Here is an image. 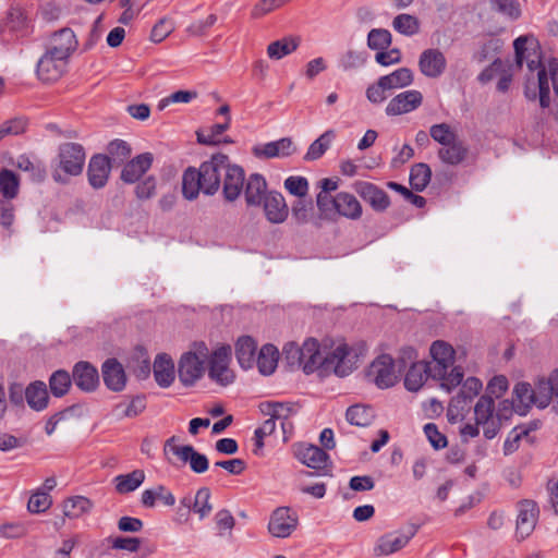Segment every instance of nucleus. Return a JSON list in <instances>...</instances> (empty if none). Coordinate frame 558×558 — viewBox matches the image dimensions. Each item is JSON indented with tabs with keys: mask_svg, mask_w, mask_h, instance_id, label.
<instances>
[{
	"mask_svg": "<svg viewBox=\"0 0 558 558\" xmlns=\"http://www.w3.org/2000/svg\"><path fill=\"white\" fill-rule=\"evenodd\" d=\"M215 524L219 536L231 535L235 525V519L227 509H221L215 514Z\"/></svg>",
	"mask_w": 558,
	"mask_h": 558,
	"instance_id": "obj_59",
	"label": "nucleus"
},
{
	"mask_svg": "<svg viewBox=\"0 0 558 558\" xmlns=\"http://www.w3.org/2000/svg\"><path fill=\"white\" fill-rule=\"evenodd\" d=\"M174 29L173 22L168 17L160 19L153 27L150 33V40L154 43H161Z\"/></svg>",
	"mask_w": 558,
	"mask_h": 558,
	"instance_id": "obj_61",
	"label": "nucleus"
},
{
	"mask_svg": "<svg viewBox=\"0 0 558 558\" xmlns=\"http://www.w3.org/2000/svg\"><path fill=\"white\" fill-rule=\"evenodd\" d=\"M415 533L416 530L412 526L407 530L386 533L377 539L374 554L376 556H388L397 553L408 545Z\"/></svg>",
	"mask_w": 558,
	"mask_h": 558,
	"instance_id": "obj_11",
	"label": "nucleus"
},
{
	"mask_svg": "<svg viewBox=\"0 0 558 558\" xmlns=\"http://www.w3.org/2000/svg\"><path fill=\"white\" fill-rule=\"evenodd\" d=\"M429 375L426 362H416L411 365L404 377V386L409 391H418Z\"/></svg>",
	"mask_w": 558,
	"mask_h": 558,
	"instance_id": "obj_38",
	"label": "nucleus"
},
{
	"mask_svg": "<svg viewBox=\"0 0 558 558\" xmlns=\"http://www.w3.org/2000/svg\"><path fill=\"white\" fill-rule=\"evenodd\" d=\"M539 509L537 504L531 499H523L518 502V515L515 521V536L523 541L534 531L538 520Z\"/></svg>",
	"mask_w": 558,
	"mask_h": 558,
	"instance_id": "obj_10",
	"label": "nucleus"
},
{
	"mask_svg": "<svg viewBox=\"0 0 558 558\" xmlns=\"http://www.w3.org/2000/svg\"><path fill=\"white\" fill-rule=\"evenodd\" d=\"M25 398L28 405L35 411L44 410L48 404L47 386L43 381L32 383L25 389Z\"/></svg>",
	"mask_w": 558,
	"mask_h": 558,
	"instance_id": "obj_41",
	"label": "nucleus"
},
{
	"mask_svg": "<svg viewBox=\"0 0 558 558\" xmlns=\"http://www.w3.org/2000/svg\"><path fill=\"white\" fill-rule=\"evenodd\" d=\"M157 181L155 177L149 175L140 181L135 186V195L140 201L150 199L156 195Z\"/></svg>",
	"mask_w": 558,
	"mask_h": 558,
	"instance_id": "obj_63",
	"label": "nucleus"
},
{
	"mask_svg": "<svg viewBox=\"0 0 558 558\" xmlns=\"http://www.w3.org/2000/svg\"><path fill=\"white\" fill-rule=\"evenodd\" d=\"M209 356L210 349L204 341L191 343L187 351L182 353L178 363V376L184 387H192L204 377Z\"/></svg>",
	"mask_w": 558,
	"mask_h": 558,
	"instance_id": "obj_4",
	"label": "nucleus"
},
{
	"mask_svg": "<svg viewBox=\"0 0 558 558\" xmlns=\"http://www.w3.org/2000/svg\"><path fill=\"white\" fill-rule=\"evenodd\" d=\"M252 153L258 159L287 158L296 153V146L292 138L282 137L278 141L255 145Z\"/></svg>",
	"mask_w": 558,
	"mask_h": 558,
	"instance_id": "obj_17",
	"label": "nucleus"
},
{
	"mask_svg": "<svg viewBox=\"0 0 558 558\" xmlns=\"http://www.w3.org/2000/svg\"><path fill=\"white\" fill-rule=\"evenodd\" d=\"M469 154V148L463 144V142L456 138L450 142L448 145L442 146L438 150L439 159L448 165L456 166L463 162Z\"/></svg>",
	"mask_w": 558,
	"mask_h": 558,
	"instance_id": "obj_34",
	"label": "nucleus"
},
{
	"mask_svg": "<svg viewBox=\"0 0 558 558\" xmlns=\"http://www.w3.org/2000/svg\"><path fill=\"white\" fill-rule=\"evenodd\" d=\"M298 515L288 507L277 508L269 520L268 532L279 538L289 537L298 526Z\"/></svg>",
	"mask_w": 558,
	"mask_h": 558,
	"instance_id": "obj_16",
	"label": "nucleus"
},
{
	"mask_svg": "<svg viewBox=\"0 0 558 558\" xmlns=\"http://www.w3.org/2000/svg\"><path fill=\"white\" fill-rule=\"evenodd\" d=\"M101 374L109 390L120 392L125 388L128 377L123 365L117 359L106 360L101 366Z\"/></svg>",
	"mask_w": 558,
	"mask_h": 558,
	"instance_id": "obj_24",
	"label": "nucleus"
},
{
	"mask_svg": "<svg viewBox=\"0 0 558 558\" xmlns=\"http://www.w3.org/2000/svg\"><path fill=\"white\" fill-rule=\"evenodd\" d=\"M392 27L404 36H413L420 29L418 20L411 14H399L392 21Z\"/></svg>",
	"mask_w": 558,
	"mask_h": 558,
	"instance_id": "obj_53",
	"label": "nucleus"
},
{
	"mask_svg": "<svg viewBox=\"0 0 558 558\" xmlns=\"http://www.w3.org/2000/svg\"><path fill=\"white\" fill-rule=\"evenodd\" d=\"M93 507V501L87 497H69L62 502L63 517L69 519H78L84 514L89 513Z\"/></svg>",
	"mask_w": 558,
	"mask_h": 558,
	"instance_id": "obj_35",
	"label": "nucleus"
},
{
	"mask_svg": "<svg viewBox=\"0 0 558 558\" xmlns=\"http://www.w3.org/2000/svg\"><path fill=\"white\" fill-rule=\"evenodd\" d=\"M538 408H546L554 396L558 395V369H554L547 377L538 378Z\"/></svg>",
	"mask_w": 558,
	"mask_h": 558,
	"instance_id": "obj_33",
	"label": "nucleus"
},
{
	"mask_svg": "<svg viewBox=\"0 0 558 558\" xmlns=\"http://www.w3.org/2000/svg\"><path fill=\"white\" fill-rule=\"evenodd\" d=\"M300 355L302 357L301 369L305 374H312L319 368L323 369L324 353L316 339H306L303 344L300 345Z\"/></svg>",
	"mask_w": 558,
	"mask_h": 558,
	"instance_id": "obj_23",
	"label": "nucleus"
},
{
	"mask_svg": "<svg viewBox=\"0 0 558 558\" xmlns=\"http://www.w3.org/2000/svg\"><path fill=\"white\" fill-rule=\"evenodd\" d=\"M286 190L299 198H303L308 192V182L303 177L291 175L284 180Z\"/></svg>",
	"mask_w": 558,
	"mask_h": 558,
	"instance_id": "obj_62",
	"label": "nucleus"
},
{
	"mask_svg": "<svg viewBox=\"0 0 558 558\" xmlns=\"http://www.w3.org/2000/svg\"><path fill=\"white\" fill-rule=\"evenodd\" d=\"M146 408L145 399L142 396L133 397L129 402H121L113 409V415L118 420L133 418L138 416Z\"/></svg>",
	"mask_w": 558,
	"mask_h": 558,
	"instance_id": "obj_44",
	"label": "nucleus"
},
{
	"mask_svg": "<svg viewBox=\"0 0 558 558\" xmlns=\"http://www.w3.org/2000/svg\"><path fill=\"white\" fill-rule=\"evenodd\" d=\"M293 454L302 464L315 470H323L330 463L329 454L323 448L306 442L293 445Z\"/></svg>",
	"mask_w": 558,
	"mask_h": 558,
	"instance_id": "obj_14",
	"label": "nucleus"
},
{
	"mask_svg": "<svg viewBox=\"0 0 558 558\" xmlns=\"http://www.w3.org/2000/svg\"><path fill=\"white\" fill-rule=\"evenodd\" d=\"M301 44L300 36H286L270 43L267 47V54L272 60H280L294 52Z\"/></svg>",
	"mask_w": 558,
	"mask_h": 558,
	"instance_id": "obj_36",
	"label": "nucleus"
},
{
	"mask_svg": "<svg viewBox=\"0 0 558 558\" xmlns=\"http://www.w3.org/2000/svg\"><path fill=\"white\" fill-rule=\"evenodd\" d=\"M111 166L108 156L95 155L90 158L87 169L88 182L94 189H101L107 184Z\"/></svg>",
	"mask_w": 558,
	"mask_h": 558,
	"instance_id": "obj_27",
	"label": "nucleus"
},
{
	"mask_svg": "<svg viewBox=\"0 0 558 558\" xmlns=\"http://www.w3.org/2000/svg\"><path fill=\"white\" fill-rule=\"evenodd\" d=\"M474 417L477 425L483 427L485 438L493 439L498 434L501 421L495 413V402L489 396H482L474 407Z\"/></svg>",
	"mask_w": 558,
	"mask_h": 558,
	"instance_id": "obj_9",
	"label": "nucleus"
},
{
	"mask_svg": "<svg viewBox=\"0 0 558 558\" xmlns=\"http://www.w3.org/2000/svg\"><path fill=\"white\" fill-rule=\"evenodd\" d=\"M228 156L221 153L214 154L209 160L204 161L197 169L202 179L203 193L214 195L221 184V174L227 167Z\"/></svg>",
	"mask_w": 558,
	"mask_h": 558,
	"instance_id": "obj_8",
	"label": "nucleus"
},
{
	"mask_svg": "<svg viewBox=\"0 0 558 558\" xmlns=\"http://www.w3.org/2000/svg\"><path fill=\"white\" fill-rule=\"evenodd\" d=\"M513 401L518 402V407L522 408L523 410L529 409L533 404L538 407L537 383L535 384L534 389L529 383H518L513 388Z\"/></svg>",
	"mask_w": 558,
	"mask_h": 558,
	"instance_id": "obj_42",
	"label": "nucleus"
},
{
	"mask_svg": "<svg viewBox=\"0 0 558 558\" xmlns=\"http://www.w3.org/2000/svg\"><path fill=\"white\" fill-rule=\"evenodd\" d=\"M260 410L265 415L271 416L277 422L290 418L294 412L292 404L281 402L262 403Z\"/></svg>",
	"mask_w": 558,
	"mask_h": 558,
	"instance_id": "obj_52",
	"label": "nucleus"
},
{
	"mask_svg": "<svg viewBox=\"0 0 558 558\" xmlns=\"http://www.w3.org/2000/svg\"><path fill=\"white\" fill-rule=\"evenodd\" d=\"M368 376L377 387L385 389L397 383L398 375L395 369L393 359L388 354H381L369 366Z\"/></svg>",
	"mask_w": 558,
	"mask_h": 558,
	"instance_id": "obj_13",
	"label": "nucleus"
},
{
	"mask_svg": "<svg viewBox=\"0 0 558 558\" xmlns=\"http://www.w3.org/2000/svg\"><path fill=\"white\" fill-rule=\"evenodd\" d=\"M316 204L319 213L327 220L332 219L331 215H338L349 220H359L363 215L362 204L349 192H339L335 196L318 193Z\"/></svg>",
	"mask_w": 558,
	"mask_h": 558,
	"instance_id": "obj_5",
	"label": "nucleus"
},
{
	"mask_svg": "<svg viewBox=\"0 0 558 558\" xmlns=\"http://www.w3.org/2000/svg\"><path fill=\"white\" fill-rule=\"evenodd\" d=\"M391 44V34L384 28H374L368 33L367 46L373 50H384Z\"/></svg>",
	"mask_w": 558,
	"mask_h": 558,
	"instance_id": "obj_57",
	"label": "nucleus"
},
{
	"mask_svg": "<svg viewBox=\"0 0 558 558\" xmlns=\"http://www.w3.org/2000/svg\"><path fill=\"white\" fill-rule=\"evenodd\" d=\"M353 186L359 196L368 203L374 210L384 211L389 207L388 194L377 185L366 181H357Z\"/></svg>",
	"mask_w": 558,
	"mask_h": 558,
	"instance_id": "obj_19",
	"label": "nucleus"
},
{
	"mask_svg": "<svg viewBox=\"0 0 558 558\" xmlns=\"http://www.w3.org/2000/svg\"><path fill=\"white\" fill-rule=\"evenodd\" d=\"M153 159L150 153L137 155L123 167L121 180L128 184L137 182L149 170Z\"/></svg>",
	"mask_w": 558,
	"mask_h": 558,
	"instance_id": "obj_26",
	"label": "nucleus"
},
{
	"mask_svg": "<svg viewBox=\"0 0 558 558\" xmlns=\"http://www.w3.org/2000/svg\"><path fill=\"white\" fill-rule=\"evenodd\" d=\"M291 216L296 225L312 223L317 229L322 228L323 220L326 219L322 214L316 216L312 201L304 198H299L292 204Z\"/></svg>",
	"mask_w": 558,
	"mask_h": 558,
	"instance_id": "obj_28",
	"label": "nucleus"
},
{
	"mask_svg": "<svg viewBox=\"0 0 558 558\" xmlns=\"http://www.w3.org/2000/svg\"><path fill=\"white\" fill-rule=\"evenodd\" d=\"M257 344L250 336H242L235 343V356L240 366L250 369L255 365Z\"/></svg>",
	"mask_w": 558,
	"mask_h": 558,
	"instance_id": "obj_32",
	"label": "nucleus"
},
{
	"mask_svg": "<svg viewBox=\"0 0 558 558\" xmlns=\"http://www.w3.org/2000/svg\"><path fill=\"white\" fill-rule=\"evenodd\" d=\"M432 362L427 363L429 376L440 381L442 388L451 391L458 387L463 379V371L453 366L456 351L451 344L442 340H436L429 349Z\"/></svg>",
	"mask_w": 558,
	"mask_h": 558,
	"instance_id": "obj_2",
	"label": "nucleus"
},
{
	"mask_svg": "<svg viewBox=\"0 0 558 558\" xmlns=\"http://www.w3.org/2000/svg\"><path fill=\"white\" fill-rule=\"evenodd\" d=\"M279 352L272 344H265L260 348L255 364L262 375H271L277 368Z\"/></svg>",
	"mask_w": 558,
	"mask_h": 558,
	"instance_id": "obj_39",
	"label": "nucleus"
},
{
	"mask_svg": "<svg viewBox=\"0 0 558 558\" xmlns=\"http://www.w3.org/2000/svg\"><path fill=\"white\" fill-rule=\"evenodd\" d=\"M231 347L218 345L210 350V356L207 362L209 378L220 386H228L234 381V373L230 368Z\"/></svg>",
	"mask_w": 558,
	"mask_h": 558,
	"instance_id": "obj_7",
	"label": "nucleus"
},
{
	"mask_svg": "<svg viewBox=\"0 0 558 558\" xmlns=\"http://www.w3.org/2000/svg\"><path fill=\"white\" fill-rule=\"evenodd\" d=\"M52 505L51 496L43 489L33 493L27 502V510L31 513H41L48 510Z\"/></svg>",
	"mask_w": 558,
	"mask_h": 558,
	"instance_id": "obj_55",
	"label": "nucleus"
},
{
	"mask_svg": "<svg viewBox=\"0 0 558 558\" xmlns=\"http://www.w3.org/2000/svg\"><path fill=\"white\" fill-rule=\"evenodd\" d=\"M423 104V94L416 89H409L392 97L386 106L388 117H397L416 110Z\"/></svg>",
	"mask_w": 558,
	"mask_h": 558,
	"instance_id": "obj_15",
	"label": "nucleus"
},
{
	"mask_svg": "<svg viewBox=\"0 0 558 558\" xmlns=\"http://www.w3.org/2000/svg\"><path fill=\"white\" fill-rule=\"evenodd\" d=\"M362 343L350 345L344 340L332 341L329 350L324 353V372H332L339 377L351 374L365 355Z\"/></svg>",
	"mask_w": 558,
	"mask_h": 558,
	"instance_id": "obj_3",
	"label": "nucleus"
},
{
	"mask_svg": "<svg viewBox=\"0 0 558 558\" xmlns=\"http://www.w3.org/2000/svg\"><path fill=\"white\" fill-rule=\"evenodd\" d=\"M153 366L156 383L162 388L171 386L175 378V367L172 359L166 353L158 354Z\"/></svg>",
	"mask_w": 558,
	"mask_h": 558,
	"instance_id": "obj_30",
	"label": "nucleus"
},
{
	"mask_svg": "<svg viewBox=\"0 0 558 558\" xmlns=\"http://www.w3.org/2000/svg\"><path fill=\"white\" fill-rule=\"evenodd\" d=\"M145 472L136 469L128 474H120L113 478L117 493L124 495L136 490L145 481Z\"/></svg>",
	"mask_w": 558,
	"mask_h": 558,
	"instance_id": "obj_37",
	"label": "nucleus"
},
{
	"mask_svg": "<svg viewBox=\"0 0 558 558\" xmlns=\"http://www.w3.org/2000/svg\"><path fill=\"white\" fill-rule=\"evenodd\" d=\"M165 450L171 451L182 462H189L191 470L197 474L206 472L209 468V462L205 454L199 453L190 445H177L174 436L166 441Z\"/></svg>",
	"mask_w": 558,
	"mask_h": 558,
	"instance_id": "obj_12",
	"label": "nucleus"
},
{
	"mask_svg": "<svg viewBox=\"0 0 558 558\" xmlns=\"http://www.w3.org/2000/svg\"><path fill=\"white\" fill-rule=\"evenodd\" d=\"M85 159V150L81 144L72 142L61 144L52 172L53 180L58 183H66L68 177L81 174Z\"/></svg>",
	"mask_w": 558,
	"mask_h": 558,
	"instance_id": "obj_6",
	"label": "nucleus"
},
{
	"mask_svg": "<svg viewBox=\"0 0 558 558\" xmlns=\"http://www.w3.org/2000/svg\"><path fill=\"white\" fill-rule=\"evenodd\" d=\"M157 500H160L163 505L169 507L175 504L173 494L163 485H157L153 488L145 489L141 495L142 505L146 508L155 507Z\"/></svg>",
	"mask_w": 558,
	"mask_h": 558,
	"instance_id": "obj_40",
	"label": "nucleus"
},
{
	"mask_svg": "<svg viewBox=\"0 0 558 558\" xmlns=\"http://www.w3.org/2000/svg\"><path fill=\"white\" fill-rule=\"evenodd\" d=\"M336 137L333 130L325 131L317 140H315L308 147L304 155V160L313 161L319 159L326 150L330 147Z\"/></svg>",
	"mask_w": 558,
	"mask_h": 558,
	"instance_id": "obj_46",
	"label": "nucleus"
},
{
	"mask_svg": "<svg viewBox=\"0 0 558 558\" xmlns=\"http://www.w3.org/2000/svg\"><path fill=\"white\" fill-rule=\"evenodd\" d=\"M430 137L441 146L448 145L457 138L456 133L447 123L434 124L429 130Z\"/></svg>",
	"mask_w": 558,
	"mask_h": 558,
	"instance_id": "obj_60",
	"label": "nucleus"
},
{
	"mask_svg": "<svg viewBox=\"0 0 558 558\" xmlns=\"http://www.w3.org/2000/svg\"><path fill=\"white\" fill-rule=\"evenodd\" d=\"M243 192L245 202L248 206L262 205L264 197L268 193L265 178L259 173L251 174L246 181Z\"/></svg>",
	"mask_w": 558,
	"mask_h": 558,
	"instance_id": "obj_31",
	"label": "nucleus"
},
{
	"mask_svg": "<svg viewBox=\"0 0 558 558\" xmlns=\"http://www.w3.org/2000/svg\"><path fill=\"white\" fill-rule=\"evenodd\" d=\"M345 417L351 425L364 427L372 423L374 412L369 407L355 404L347 410Z\"/></svg>",
	"mask_w": 558,
	"mask_h": 558,
	"instance_id": "obj_48",
	"label": "nucleus"
},
{
	"mask_svg": "<svg viewBox=\"0 0 558 558\" xmlns=\"http://www.w3.org/2000/svg\"><path fill=\"white\" fill-rule=\"evenodd\" d=\"M20 180L11 170L2 169L0 171V192L5 199H12L17 195Z\"/></svg>",
	"mask_w": 558,
	"mask_h": 558,
	"instance_id": "obj_50",
	"label": "nucleus"
},
{
	"mask_svg": "<svg viewBox=\"0 0 558 558\" xmlns=\"http://www.w3.org/2000/svg\"><path fill=\"white\" fill-rule=\"evenodd\" d=\"M424 433L434 449L439 450L447 446L446 436L438 430L434 423L426 424L424 426Z\"/></svg>",
	"mask_w": 558,
	"mask_h": 558,
	"instance_id": "obj_64",
	"label": "nucleus"
},
{
	"mask_svg": "<svg viewBox=\"0 0 558 558\" xmlns=\"http://www.w3.org/2000/svg\"><path fill=\"white\" fill-rule=\"evenodd\" d=\"M432 178V170L426 163H416L411 168L410 171V183L411 186L422 192L428 185Z\"/></svg>",
	"mask_w": 558,
	"mask_h": 558,
	"instance_id": "obj_49",
	"label": "nucleus"
},
{
	"mask_svg": "<svg viewBox=\"0 0 558 558\" xmlns=\"http://www.w3.org/2000/svg\"><path fill=\"white\" fill-rule=\"evenodd\" d=\"M515 61L519 66L526 63L530 73L525 77L524 96L529 100L539 99L542 108L550 106V86L558 96V60L553 58L542 62V51L537 39L532 35L518 37L513 43Z\"/></svg>",
	"mask_w": 558,
	"mask_h": 558,
	"instance_id": "obj_1",
	"label": "nucleus"
},
{
	"mask_svg": "<svg viewBox=\"0 0 558 558\" xmlns=\"http://www.w3.org/2000/svg\"><path fill=\"white\" fill-rule=\"evenodd\" d=\"M203 192L202 179L196 168H187L182 175V193L189 199H195Z\"/></svg>",
	"mask_w": 558,
	"mask_h": 558,
	"instance_id": "obj_43",
	"label": "nucleus"
},
{
	"mask_svg": "<svg viewBox=\"0 0 558 558\" xmlns=\"http://www.w3.org/2000/svg\"><path fill=\"white\" fill-rule=\"evenodd\" d=\"M76 47L77 40L74 32L70 28H63L53 34L47 50L69 61L70 56Z\"/></svg>",
	"mask_w": 558,
	"mask_h": 558,
	"instance_id": "obj_25",
	"label": "nucleus"
},
{
	"mask_svg": "<svg viewBox=\"0 0 558 558\" xmlns=\"http://www.w3.org/2000/svg\"><path fill=\"white\" fill-rule=\"evenodd\" d=\"M223 174V196L227 201L233 202L244 190V170L240 166L230 165L228 160Z\"/></svg>",
	"mask_w": 558,
	"mask_h": 558,
	"instance_id": "obj_22",
	"label": "nucleus"
},
{
	"mask_svg": "<svg viewBox=\"0 0 558 558\" xmlns=\"http://www.w3.org/2000/svg\"><path fill=\"white\" fill-rule=\"evenodd\" d=\"M262 204L265 217L270 223L279 225L287 220L289 207L281 193L276 191L268 192Z\"/></svg>",
	"mask_w": 558,
	"mask_h": 558,
	"instance_id": "obj_21",
	"label": "nucleus"
},
{
	"mask_svg": "<svg viewBox=\"0 0 558 558\" xmlns=\"http://www.w3.org/2000/svg\"><path fill=\"white\" fill-rule=\"evenodd\" d=\"M492 10L517 20L521 15L520 3L518 0H490Z\"/></svg>",
	"mask_w": 558,
	"mask_h": 558,
	"instance_id": "obj_58",
	"label": "nucleus"
},
{
	"mask_svg": "<svg viewBox=\"0 0 558 558\" xmlns=\"http://www.w3.org/2000/svg\"><path fill=\"white\" fill-rule=\"evenodd\" d=\"M72 385V378L66 371H56L49 378L50 391L54 397L64 396Z\"/></svg>",
	"mask_w": 558,
	"mask_h": 558,
	"instance_id": "obj_51",
	"label": "nucleus"
},
{
	"mask_svg": "<svg viewBox=\"0 0 558 558\" xmlns=\"http://www.w3.org/2000/svg\"><path fill=\"white\" fill-rule=\"evenodd\" d=\"M131 146L122 140H114L108 145L109 161L112 160L114 163L124 162L131 155Z\"/></svg>",
	"mask_w": 558,
	"mask_h": 558,
	"instance_id": "obj_56",
	"label": "nucleus"
},
{
	"mask_svg": "<svg viewBox=\"0 0 558 558\" xmlns=\"http://www.w3.org/2000/svg\"><path fill=\"white\" fill-rule=\"evenodd\" d=\"M421 73L429 78H436L444 74L447 68L445 54L437 48L424 50L418 58Z\"/></svg>",
	"mask_w": 558,
	"mask_h": 558,
	"instance_id": "obj_20",
	"label": "nucleus"
},
{
	"mask_svg": "<svg viewBox=\"0 0 558 558\" xmlns=\"http://www.w3.org/2000/svg\"><path fill=\"white\" fill-rule=\"evenodd\" d=\"M68 60L54 56L46 50L45 54L38 60L37 75L43 82H53L60 78L66 70Z\"/></svg>",
	"mask_w": 558,
	"mask_h": 558,
	"instance_id": "obj_18",
	"label": "nucleus"
},
{
	"mask_svg": "<svg viewBox=\"0 0 558 558\" xmlns=\"http://www.w3.org/2000/svg\"><path fill=\"white\" fill-rule=\"evenodd\" d=\"M231 117H228L223 123L213 124L211 126L196 132L197 142L203 145H219L220 135L230 128Z\"/></svg>",
	"mask_w": 558,
	"mask_h": 558,
	"instance_id": "obj_45",
	"label": "nucleus"
},
{
	"mask_svg": "<svg viewBox=\"0 0 558 558\" xmlns=\"http://www.w3.org/2000/svg\"><path fill=\"white\" fill-rule=\"evenodd\" d=\"M388 90L400 89L413 83V72L409 68H400L390 74L380 76Z\"/></svg>",
	"mask_w": 558,
	"mask_h": 558,
	"instance_id": "obj_47",
	"label": "nucleus"
},
{
	"mask_svg": "<svg viewBox=\"0 0 558 558\" xmlns=\"http://www.w3.org/2000/svg\"><path fill=\"white\" fill-rule=\"evenodd\" d=\"M73 381L83 391H94L99 385L98 371L88 362H78L73 368Z\"/></svg>",
	"mask_w": 558,
	"mask_h": 558,
	"instance_id": "obj_29",
	"label": "nucleus"
},
{
	"mask_svg": "<svg viewBox=\"0 0 558 558\" xmlns=\"http://www.w3.org/2000/svg\"><path fill=\"white\" fill-rule=\"evenodd\" d=\"M192 510L198 514L201 520L211 512L210 490L207 487H202L196 492Z\"/></svg>",
	"mask_w": 558,
	"mask_h": 558,
	"instance_id": "obj_54",
	"label": "nucleus"
}]
</instances>
